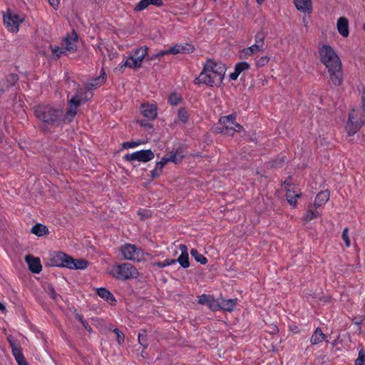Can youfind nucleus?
<instances>
[{
    "instance_id": "nucleus-24",
    "label": "nucleus",
    "mask_w": 365,
    "mask_h": 365,
    "mask_svg": "<svg viewBox=\"0 0 365 365\" xmlns=\"http://www.w3.org/2000/svg\"><path fill=\"white\" fill-rule=\"evenodd\" d=\"M236 304V299H222L220 301L221 309L224 311L232 312L234 310Z\"/></svg>"
},
{
    "instance_id": "nucleus-43",
    "label": "nucleus",
    "mask_w": 365,
    "mask_h": 365,
    "mask_svg": "<svg viewBox=\"0 0 365 365\" xmlns=\"http://www.w3.org/2000/svg\"><path fill=\"white\" fill-rule=\"evenodd\" d=\"M113 332L116 334V341L118 344H122L125 340L124 334L117 328L113 329Z\"/></svg>"
},
{
    "instance_id": "nucleus-63",
    "label": "nucleus",
    "mask_w": 365,
    "mask_h": 365,
    "mask_svg": "<svg viewBox=\"0 0 365 365\" xmlns=\"http://www.w3.org/2000/svg\"><path fill=\"white\" fill-rule=\"evenodd\" d=\"M233 125L235 126L234 128H236L237 130H239V131L242 129V126L240 124L236 123L235 121Z\"/></svg>"
},
{
    "instance_id": "nucleus-17",
    "label": "nucleus",
    "mask_w": 365,
    "mask_h": 365,
    "mask_svg": "<svg viewBox=\"0 0 365 365\" xmlns=\"http://www.w3.org/2000/svg\"><path fill=\"white\" fill-rule=\"evenodd\" d=\"M336 26L339 33L343 37H347L349 36V21L346 17L341 16L339 18Z\"/></svg>"
},
{
    "instance_id": "nucleus-41",
    "label": "nucleus",
    "mask_w": 365,
    "mask_h": 365,
    "mask_svg": "<svg viewBox=\"0 0 365 365\" xmlns=\"http://www.w3.org/2000/svg\"><path fill=\"white\" fill-rule=\"evenodd\" d=\"M143 143V142L141 140H138V141H130V142H124L123 144H122V147L123 149H129V148H135L138 145H140Z\"/></svg>"
},
{
    "instance_id": "nucleus-58",
    "label": "nucleus",
    "mask_w": 365,
    "mask_h": 365,
    "mask_svg": "<svg viewBox=\"0 0 365 365\" xmlns=\"http://www.w3.org/2000/svg\"><path fill=\"white\" fill-rule=\"evenodd\" d=\"M12 353L14 356H16L21 353V349L20 347H13Z\"/></svg>"
},
{
    "instance_id": "nucleus-48",
    "label": "nucleus",
    "mask_w": 365,
    "mask_h": 365,
    "mask_svg": "<svg viewBox=\"0 0 365 365\" xmlns=\"http://www.w3.org/2000/svg\"><path fill=\"white\" fill-rule=\"evenodd\" d=\"M168 50L160 51L153 54V56L148 57L147 60L151 61L155 58H160L164 56L165 55H168Z\"/></svg>"
},
{
    "instance_id": "nucleus-39",
    "label": "nucleus",
    "mask_w": 365,
    "mask_h": 365,
    "mask_svg": "<svg viewBox=\"0 0 365 365\" xmlns=\"http://www.w3.org/2000/svg\"><path fill=\"white\" fill-rule=\"evenodd\" d=\"M235 132H239V130H237L232 125H224L221 131V133L227 135H233Z\"/></svg>"
},
{
    "instance_id": "nucleus-9",
    "label": "nucleus",
    "mask_w": 365,
    "mask_h": 365,
    "mask_svg": "<svg viewBox=\"0 0 365 365\" xmlns=\"http://www.w3.org/2000/svg\"><path fill=\"white\" fill-rule=\"evenodd\" d=\"M154 157V153L151 150L148 149L136 151L130 154H126L124 155L123 158L128 162L138 160L139 162L147 163L153 160Z\"/></svg>"
},
{
    "instance_id": "nucleus-46",
    "label": "nucleus",
    "mask_w": 365,
    "mask_h": 365,
    "mask_svg": "<svg viewBox=\"0 0 365 365\" xmlns=\"http://www.w3.org/2000/svg\"><path fill=\"white\" fill-rule=\"evenodd\" d=\"M348 232H349L348 227H345L343 230L341 237H342V240H344V242H345L346 246L347 247H349L351 245V242H350V240H349V237L348 235Z\"/></svg>"
},
{
    "instance_id": "nucleus-34",
    "label": "nucleus",
    "mask_w": 365,
    "mask_h": 365,
    "mask_svg": "<svg viewBox=\"0 0 365 365\" xmlns=\"http://www.w3.org/2000/svg\"><path fill=\"white\" fill-rule=\"evenodd\" d=\"M207 306L209 307L210 309L212 310V312H216L217 310L221 309L220 302L215 299V298L212 296L211 297Z\"/></svg>"
},
{
    "instance_id": "nucleus-18",
    "label": "nucleus",
    "mask_w": 365,
    "mask_h": 365,
    "mask_svg": "<svg viewBox=\"0 0 365 365\" xmlns=\"http://www.w3.org/2000/svg\"><path fill=\"white\" fill-rule=\"evenodd\" d=\"M250 65L247 62L242 61V62L237 63L235 66L234 72L231 73L230 75V79L234 80V81L237 80L238 76H240V74L242 72L250 69Z\"/></svg>"
},
{
    "instance_id": "nucleus-20",
    "label": "nucleus",
    "mask_w": 365,
    "mask_h": 365,
    "mask_svg": "<svg viewBox=\"0 0 365 365\" xmlns=\"http://www.w3.org/2000/svg\"><path fill=\"white\" fill-rule=\"evenodd\" d=\"M141 113L145 118L153 120L157 116L156 107L154 105H142Z\"/></svg>"
},
{
    "instance_id": "nucleus-59",
    "label": "nucleus",
    "mask_w": 365,
    "mask_h": 365,
    "mask_svg": "<svg viewBox=\"0 0 365 365\" xmlns=\"http://www.w3.org/2000/svg\"><path fill=\"white\" fill-rule=\"evenodd\" d=\"M138 123H140V125L141 126H143V127H145V128H152L153 126L150 123H148V122H145L144 120H140L138 121Z\"/></svg>"
},
{
    "instance_id": "nucleus-14",
    "label": "nucleus",
    "mask_w": 365,
    "mask_h": 365,
    "mask_svg": "<svg viewBox=\"0 0 365 365\" xmlns=\"http://www.w3.org/2000/svg\"><path fill=\"white\" fill-rule=\"evenodd\" d=\"M141 65L140 59L138 60L134 56H130L122 65L119 66L118 70L123 73L125 67L138 69L141 67Z\"/></svg>"
},
{
    "instance_id": "nucleus-2",
    "label": "nucleus",
    "mask_w": 365,
    "mask_h": 365,
    "mask_svg": "<svg viewBox=\"0 0 365 365\" xmlns=\"http://www.w3.org/2000/svg\"><path fill=\"white\" fill-rule=\"evenodd\" d=\"M34 115L41 121L40 129L44 132H49L53 126L60 125L63 120V110L50 105L35 106Z\"/></svg>"
},
{
    "instance_id": "nucleus-54",
    "label": "nucleus",
    "mask_w": 365,
    "mask_h": 365,
    "mask_svg": "<svg viewBox=\"0 0 365 365\" xmlns=\"http://www.w3.org/2000/svg\"><path fill=\"white\" fill-rule=\"evenodd\" d=\"M98 86H99V83H96V84H94L93 82L91 81L89 83L86 85V88L87 91H88L90 90L97 88Z\"/></svg>"
},
{
    "instance_id": "nucleus-7",
    "label": "nucleus",
    "mask_w": 365,
    "mask_h": 365,
    "mask_svg": "<svg viewBox=\"0 0 365 365\" xmlns=\"http://www.w3.org/2000/svg\"><path fill=\"white\" fill-rule=\"evenodd\" d=\"M120 250L124 259L140 262L144 259L143 250L135 245L125 244Z\"/></svg>"
},
{
    "instance_id": "nucleus-11",
    "label": "nucleus",
    "mask_w": 365,
    "mask_h": 365,
    "mask_svg": "<svg viewBox=\"0 0 365 365\" xmlns=\"http://www.w3.org/2000/svg\"><path fill=\"white\" fill-rule=\"evenodd\" d=\"M25 259L31 272L35 274L40 273L42 269V266L41 264V260L38 257H35L29 255L26 256Z\"/></svg>"
},
{
    "instance_id": "nucleus-19",
    "label": "nucleus",
    "mask_w": 365,
    "mask_h": 365,
    "mask_svg": "<svg viewBox=\"0 0 365 365\" xmlns=\"http://www.w3.org/2000/svg\"><path fill=\"white\" fill-rule=\"evenodd\" d=\"M362 123H363L362 121H360L359 123V122H353L352 116L351 114H349V120L347 121V123L346 124V127H345L346 130L349 135H353L358 132V130L360 129Z\"/></svg>"
},
{
    "instance_id": "nucleus-29",
    "label": "nucleus",
    "mask_w": 365,
    "mask_h": 365,
    "mask_svg": "<svg viewBox=\"0 0 365 365\" xmlns=\"http://www.w3.org/2000/svg\"><path fill=\"white\" fill-rule=\"evenodd\" d=\"M51 53L55 56L54 59H58L62 55L66 54L65 48H61L58 46H50Z\"/></svg>"
},
{
    "instance_id": "nucleus-15",
    "label": "nucleus",
    "mask_w": 365,
    "mask_h": 365,
    "mask_svg": "<svg viewBox=\"0 0 365 365\" xmlns=\"http://www.w3.org/2000/svg\"><path fill=\"white\" fill-rule=\"evenodd\" d=\"M97 294L107 302H108L111 305H115L116 303V299L114 297L113 294L108 291L107 289L101 287L96 289Z\"/></svg>"
},
{
    "instance_id": "nucleus-31",
    "label": "nucleus",
    "mask_w": 365,
    "mask_h": 365,
    "mask_svg": "<svg viewBox=\"0 0 365 365\" xmlns=\"http://www.w3.org/2000/svg\"><path fill=\"white\" fill-rule=\"evenodd\" d=\"M319 215V212L317 211H314L312 205L309 206L307 211L305 213L304 220L306 222H309L314 218H316Z\"/></svg>"
},
{
    "instance_id": "nucleus-60",
    "label": "nucleus",
    "mask_w": 365,
    "mask_h": 365,
    "mask_svg": "<svg viewBox=\"0 0 365 365\" xmlns=\"http://www.w3.org/2000/svg\"><path fill=\"white\" fill-rule=\"evenodd\" d=\"M14 357H15V359H16V361H17V363H20V361H23L24 359H24V355H23V354H22V352H21L20 354L16 355V356H14Z\"/></svg>"
},
{
    "instance_id": "nucleus-50",
    "label": "nucleus",
    "mask_w": 365,
    "mask_h": 365,
    "mask_svg": "<svg viewBox=\"0 0 365 365\" xmlns=\"http://www.w3.org/2000/svg\"><path fill=\"white\" fill-rule=\"evenodd\" d=\"M168 163V160L165 159L164 157L161 159L160 161L158 162L155 165V166L159 168L161 171L163 168V167Z\"/></svg>"
},
{
    "instance_id": "nucleus-52",
    "label": "nucleus",
    "mask_w": 365,
    "mask_h": 365,
    "mask_svg": "<svg viewBox=\"0 0 365 365\" xmlns=\"http://www.w3.org/2000/svg\"><path fill=\"white\" fill-rule=\"evenodd\" d=\"M106 73L103 72V76H105ZM92 82H93L94 84H96V83H99V86L103 84L105 82V78L104 76H99L98 78H96L93 80H91Z\"/></svg>"
},
{
    "instance_id": "nucleus-49",
    "label": "nucleus",
    "mask_w": 365,
    "mask_h": 365,
    "mask_svg": "<svg viewBox=\"0 0 365 365\" xmlns=\"http://www.w3.org/2000/svg\"><path fill=\"white\" fill-rule=\"evenodd\" d=\"M48 293L51 298L54 300H56L59 295L56 292L54 288L52 286H48Z\"/></svg>"
},
{
    "instance_id": "nucleus-56",
    "label": "nucleus",
    "mask_w": 365,
    "mask_h": 365,
    "mask_svg": "<svg viewBox=\"0 0 365 365\" xmlns=\"http://www.w3.org/2000/svg\"><path fill=\"white\" fill-rule=\"evenodd\" d=\"M284 188L287 190V188H292L291 186H292V180H291V178H289L287 179H286L284 181Z\"/></svg>"
},
{
    "instance_id": "nucleus-30",
    "label": "nucleus",
    "mask_w": 365,
    "mask_h": 365,
    "mask_svg": "<svg viewBox=\"0 0 365 365\" xmlns=\"http://www.w3.org/2000/svg\"><path fill=\"white\" fill-rule=\"evenodd\" d=\"M176 260L182 268H187L190 267L189 256L188 255H180Z\"/></svg>"
},
{
    "instance_id": "nucleus-13",
    "label": "nucleus",
    "mask_w": 365,
    "mask_h": 365,
    "mask_svg": "<svg viewBox=\"0 0 365 365\" xmlns=\"http://www.w3.org/2000/svg\"><path fill=\"white\" fill-rule=\"evenodd\" d=\"M167 50L168 54L190 53L193 51L194 48L192 45L188 43L185 45L176 44Z\"/></svg>"
},
{
    "instance_id": "nucleus-35",
    "label": "nucleus",
    "mask_w": 365,
    "mask_h": 365,
    "mask_svg": "<svg viewBox=\"0 0 365 365\" xmlns=\"http://www.w3.org/2000/svg\"><path fill=\"white\" fill-rule=\"evenodd\" d=\"M255 45L257 46V47L262 50L264 47V35L262 32H258L255 35Z\"/></svg>"
},
{
    "instance_id": "nucleus-32",
    "label": "nucleus",
    "mask_w": 365,
    "mask_h": 365,
    "mask_svg": "<svg viewBox=\"0 0 365 365\" xmlns=\"http://www.w3.org/2000/svg\"><path fill=\"white\" fill-rule=\"evenodd\" d=\"M182 101V97L177 93H172L168 97V102L172 106H177Z\"/></svg>"
},
{
    "instance_id": "nucleus-28",
    "label": "nucleus",
    "mask_w": 365,
    "mask_h": 365,
    "mask_svg": "<svg viewBox=\"0 0 365 365\" xmlns=\"http://www.w3.org/2000/svg\"><path fill=\"white\" fill-rule=\"evenodd\" d=\"M190 255L194 257L196 262L201 264H205L207 262V259L202 255L200 254L196 249H192L190 250Z\"/></svg>"
},
{
    "instance_id": "nucleus-51",
    "label": "nucleus",
    "mask_w": 365,
    "mask_h": 365,
    "mask_svg": "<svg viewBox=\"0 0 365 365\" xmlns=\"http://www.w3.org/2000/svg\"><path fill=\"white\" fill-rule=\"evenodd\" d=\"M161 173H162V171L159 168L158 169V168L155 166V168L151 171V174H150L151 178L153 179H155V178L159 177Z\"/></svg>"
},
{
    "instance_id": "nucleus-37",
    "label": "nucleus",
    "mask_w": 365,
    "mask_h": 365,
    "mask_svg": "<svg viewBox=\"0 0 365 365\" xmlns=\"http://www.w3.org/2000/svg\"><path fill=\"white\" fill-rule=\"evenodd\" d=\"M285 162V156L282 155L277 159H274L269 162V165L272 168H280Z\"/></svg>"
},
{
    "instance_id": "nucleus-8",
    "label": "nucleus",
    "mask_w": 365,
    "mask_h": 365,
    "mask_svg": "<svg viewBox=\"0 0 365 365\" xmlns=\"http://www.w3.org/2000/svg\"><path fill=\"white\" fill-rule=\"evenodd\" d=\"M4 24L12 33H17L19 24L23 22L24 18L16 14L12 13L9 9L3 15Z\"/></svg>"
},
{
    "instance_id": "nucleus-10",
    "label": "nucleus",
    "mask_w": 365,
    "mask_h": 365,
    "mask_svg": "<svg viewBox=\"0 0 365 365\" xmlns=\"http://www.w3.org/2000/svg\"><path fill=\"white\" fill-rule=\"evenodd\" d=\"M77 41L78 35L75 30H73L71 36H67L63 39L62 45L67 51L74 52L77 50Z\"/></svg>"
},
{
    "instance_id": "nucleus-42",
    "label": "nucleus",
    "mask_w": 365,
    "mask_h": 365,
    "mask_svg": "<svg viewBox=\"0 0 365 365\" xmlns=\"http://www.w3.org/2000/svg\"><path fill=\"white\" fill-rule=\"evenodd\" d=\"M269 61V57L267 56H264L257 59L255 62L256 66L257 68L262 67L268 63Z\"/></svg>"
},
{
    "instance_id": "nucleus-3",
    "label": "nucleus",
    "mask_w": 365,
    "mask_h": 365,
    "mask_svg": "<svg viewBox=\"0 0 365 365\" xmlns=\"http://www.w3.org/2000/svg\"><path fill=\"white\" fill-rule=\"evenodd\" d=\"M225 71L224 64L209 60L205 64L199 77L195 78L194 82L195 83H203L210 87L220 86L222 83Z\"/></svg>"
},
{
    "instance_id": "nucleus-12",
    "label": "nucleus",
    "mask_w": 365,
    "mask_h": 365,
    "mask_svg": "<svg viewBox=\"0 0 365 365\" xmlns=\"http://www.w3.org/2000/svg\"><path fill=\"white\" fill-rule=\"evenodd\" d=\"M302 195V192L297 187H292V188H287L285 195L286 200L289 204L293 207H295L297 202V199Z\"/></svg>"
},
{
    "instance_id": "nucleus-6",
    "label": "nucleus",
    "mask_w": 365,
    "mask_h": 365,
    "mask_svg": "<svg viewBox=\"0 0 365 365\" xmlns=\"http://www.w3.org/2000/svg\"><path fill=\"white\" fill-rule=\"evenodd\" d=\"M86 93L87 91H83L82 88H80L68 101V108L65 114V118L68 122L73 120L77 113L78 108L81 106V103L88 101L86 97H83V95Z\"/></svg>"
},
{
    "instance_id": "nucleus-38",
    "label": "nucleus",
    "mask_w": 365,
    "mask_h": 365,
    "mask_svg": "<svg viewBox=\"0 0 365 365\" xmlns=\"http://www.w3.org/2000/svg\"><path fill=\"white\" fill-rule=\"evenodd\" d=\"M150 6V3H149V1L148 0H141L139 3H138L135 8H134V11H141L144 9H145L146 8H148V6Z\"/></svg>"
},
{
    "instance_id": "nucleus-26",
    "label": "nucleus",
    "mask_w": 365,
    "mask_h": 365,
    "mask_svg": "<svg viewBox=\"0 0 365 365\" xmlns=\"http://www.w3.org/2000/svg\"><path fill=\"white\" fill-rule=\"evenodd\" d=\"M148 48L145 46L136 48L134 51V57H135L138 60L140 59V62L142 63L144 58L149 57L148 54Z\"/></svg>"
},
{
    "instance_id": "nucleus-53",
    "label": "nucleus",
    "mask_w": 365,
    "mask_h": 365,
    "mask_svg": "<svg viewBox=\"0 0 365 365\" xmlns=\"http://www.w3.org/2000/svg\"><path fill=\"white\" fill-rule=\"evenodd\" d=\"M150 5H154L158 7H160L163 5V0H148Z\"/></svg>"
},
{
    "instance_id": "nucleus-61",
    "label": "nucleus",
    "mask_w": 365,
    "mask_h": 365,
    "mask_svg": "<svg viewBox=\"0 0 365 365\" xmlns=\"http://www.w3.org/2000/svg\"><path fill=\"white\" fill-rule=\"evenodd\" d=\"M361 98L363 111L365 112V90L363 91Z\"/></svg>"
},
{
    "instance_id": "nucleus-44",
    "label": "nucleus",
    "mask_w": 365,
    "mask_h": 365,
    "mask_svg": "<svg viewBox=\"0 0 365 365\" xmlns=\"http://www.w3.org/2000/svg\"><path fill=\"white\" fill-rule=\"evenodd\" d=\"M176 264V260L175 259H165V260H164L163 262H157L156 265L158 267L163 268L165 267H167V266H169V265H171V264Z\"/></svg>"
},
{
    "instance_id": "nucleus-45",
    "label": "nucleus",
    "mask_w": 365,
    "mask_h": 365,
    "mask_svg": "<svg viewBox=\"0 0 365 365\" xmlns=\"http://www.w3.org/2000/svg\"><path fill=\"white\" fill-rule=\"evenodd\" d=\"M212 295L203 294L198 297L197 302L200 304H208Z\"/></svg>"
},
{
    "instance_id": "nucleus-23",
    "label": "nucleus",
    "mask_w": 365,
    "mask_h": 365,
    "mask_svg": "<svg viewBox=\"0 0 365 365\" xmlns=\"http://www.w3.org/2000/svg\"><path fill=\"white\" fill-rule=\"evenodd\" d=\"M262 51L259 49L257 46L253 44L251 46L245 48L240 51L239 57L240 59H245L249 56L257 53L258 51Z\"/></svg>"
},
{
    "instance_id": "nucleus-27",
    "label": "nucleus",
    "mask_w": 365,
    "mask_h": 365,
    "mask_svg": "<svg viewBox=\"0 0 365 365\" xmlns=\"http://www.w3.org/2000/svg\"><path fill=\"white\" fill-rule=\"evenodd\" d=\"M31 232L38 237L43 236L48 232L46 226L42 224H36L31 228Z\"/></svg>"
},
{
    "instance_id": "nucleus-5",
    "label": "nucleus",
    "mask_w": 365,
    "mask_h": 365,
    "mask_svg": "<svg viewBox=\"0 0 365 365\" xmlns=\"http://www.w3.org/2000/svg\"><path fill=\"white\" fill-rule=\"evenodd\" d=\"M110 274L113 277L120 280L137 278L139 275V272L135 267L128 262L113 266Z\"/></svg>"
},
{
    "instance_id": "nucleus-36",
    "label": "nucleus",
    "mask_w": 365,
    "mask_h": 365,
    "mask_svg": "<svg viewBox=\"0 0 365 365\" xmlns=\"http://www.w3.org/2000/svg\"><path fill=\"white\" fill-rule=\"evenodd\" d=\"M178 118L182 123H186L189 118L188 111L186 108H182L178 110Z\"/></svg>"
},
{
    "instance_id": "nucleus-64",
    "label": "nucleus",
    "mask_w": 365,
    "mask_h": 365,
    "mask_svg": "<svg viewBox=\"0 0 365 365\" xmlns=\"http://www.w3.org/2000/svg\"><path fill=\"white\" fill-rule=\"evenodd\" d=\"M77 317H78V319H79V321L81 322V324H82L83 325H85V324H86V321H85V320H83V317H82L81 315H78V316H77Z\"/></svg>"
},
{
    "instance_id": "nucleus-33",
    "label": "nucleus",
    "mask_w": 365,
    "mask_h": 365,
    "mask_svg": "<svg viewBox=\"0 0 365 365\" xmlns=\"http://www.w3.org/2000/svg\"><path fill=\"white\" fill-rule=\"evenodd\" d=\"M235 115H229L226 116H223L220 119V122L223 124V125H232L235 124Z\"/></svg>"
},
{
    "instance_id": "nucleus-25",
    "label": "nucleus",
    "mask_w": 365,
    "mask_h": 365,
    "mask_svg": "<svg viewBox=\"0 0 365 365\" xmlns=\"http://www.w3.org/2000/svg\"><path fill=\"white\" fill-rule=\"evenodd\" d=\"M326 338L325 334L322 332V329L318 327L312 334L310 341L313 345L317 344L324 340Z\"/></svg>"
},
{
    "instance_id": "nucleus-47",
    "label": "nucleus",
    "mask_w": 365,
    "mask_h": 365,
    "mask_svg": "<svg viewBox=\"0 0 365 365\" xmlns=\"http://www.w3.org/2000/svg\"><path fill=\"white\" fill-rule=\"evenodd\" d=\"M138 337L139 343L143 346H145L147 341L146 331L145 330H142L141 332L138 333Z\"/></svg>"
},
{
    "instance_id": "nucleus-4",
    "label": "nucleus",
    "mask_w": 365,
    "mask_h": 365,
    "mask_svg": "<svg viewBox=\"0 0 365 365\" xmlns=\"http://www.w3.org/2000/svg\"><path fill=\"white\" fill-rule=\"evenodd\" d=\"M48 264L52 267H63L73 269H85L88 262L83 259H73L63 252L52 254L48 259Z\"/></svg>"
},
{
    "instance_id": "nucleus-62",
    "label": "nucleus",
    "mask_w": 365,
    "mask_h": 365,
    "mask_svg": "<svg viewBox=\"0 0 365 365\" xmlns=\"http://www.w3.org/2000/svg\"><path fill=\"white\" fill-rule=\"evenodd\" d=\"M10 346L11 350H13V347H20L18 343L15 341L9 340Z\"/></svg>"
},
{
    "instance_id": "nucleus-1",
    "label": "nucleus",
    "mask_w": 365,
    "mask_h": 365,
    "mask_svg": "<svg viewBox=\"0 0 365 365\" xmlns=\"http://www.w3.org/2000/svg\"><path fill=\"white\" fill-rule=\"evenodd\" d=\"M319 55L321 62L328 69L331 83L336 86L343 82L341 62L339 57L329 45H323L319 48Z\"/></svg>"
},
{
    "instance_id": "nucleus-22",
    "label": "nucleus",
    "mask_w": 365,
    "mask_h": 365,
    "mask_svg": "<svg viewBox=\"0 0 365 365\" xmlns=\"http://www.w3.org/2000/svg\"><path fill=\"white\" fill-rule=\"evenodd\" d=\"M329 196L330 194L328 190L319 192L315 197L314 206L315 207H319L324 205L329 200Z\"/></svg>"
},
{
    "instance_id": "nucleus-40",
    "label": "nucleus",
    "mask_w": 365,
    "mask_h": 365,
    "mask_svg": "<svg viewBox=\"0 0 365 365\" xmlns=\"http://www.w3.org/2000/svg\"><path fill=\"white\" fill-rule=\"evenodd\" d=\"M365 363V351L363 349H361L358 354V357L355 360L354 365H364Z\"/></svg>"
},
{
    "instance_id": "nucleus-55",
    "label": "nucleus",
    "mask_w": 365,
    "mask_h": 365,
    "mask_svg": "<svg viewBox=\"0 0 365 365\" xmlns=\"http://www.w3.org/2000/svg\"><path fill=\"white\" fill-rule=\"evenodd\" d=\"M50 5L53 8V9H57L58 7V5H59V3H60V0H48Z\"/></svg>"
},
{
    "instance_id": "nucleus-16",
    "label": "nucleus",
    "mask_w": 365,
    "mask_h": 365,
    "mask_svg": "<svg viewBox=\"0 0 365 365\" xmlns=\"http://www.w3.org/2000/svg\"><path fill=\"white\" fill-rule=\"evenodd\" d=\"M297 10L304 13L310 14L312 11V0H294Z\"/></svg>"
},
{
    "instance_id": "nucleus-21",
    "label": "nucleus",
    "mask_w": 365,
    "mask_h": 365,
    "mask_svg": "<svg viewBox=\"0 0 365 365\" xmlns=\"http://www.w3.org/2000/svg\"><path fill=\"white\" fill-rule=\"evenodd\" d=\"M168 162H173L175 164L180 163L184 158V155L180 149L173 150L164 156Z\"/></svg>"
},
{
    "instance_id": "nucleus-57",
    "label": "nucleus",
    "mask_w": 365,
    "mask_h": 365,
    "mask_svg": "<svg viewBox=\"0 0 365 365\" xmlns=\"http://www.w3.org/2000/svg\"><path fill=\"white\" fill-rule=\"evenodd\" d=\"M180 250L181 251V255H188V250H187V247L185 245H180Z\"/></svg>"
}]
</instances>
